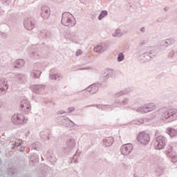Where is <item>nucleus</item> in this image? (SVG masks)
I'll return each instance as SVG.
<instances>
[{"instance_id":"f257e3e1","label":"nucleus","mask_w":177,"mask_h":177,"mask_svg":"<svg viewBox=\"0 0 177 177\" xmlns=\"http://www.w3.org/2000/svg\"><path fill=\"white\" fill-rule=\"evenodd\" d=\"M159 111L160 114V120L166 121V122L175 121L177 118V111L176 109L163 107L160 109Z\"/></svg>"},{"instance_id":"f03ea898","label":"nucleus","mask_w":177,"mask_h":177,"mask_svg":"<svg viewBox=\"0 0 177 177\" xmlns=\"http://www.w3.org/2000/svg\"><path fill=\"white\" fill-rule=\"evenodd\" d=\"M61 23L63 26H66V27H73V26H75V19L71 13L64 12L62 14Z\"/></svg>"},{"instance_id":"7ed1b4c3","label":"nucleus","mask_w":177,"mask_h":177,"mask_svg":"<svg viewBox=\"0 0 177 177\" xmlns=\"http://www.w3.org/2000/svg\"><path fill=\"white\" fill-rule=\"evenodd\" d=\"M157 109V105L156 104L151 102L145 104L144 105L138 106L136 111L140 114H147V113H150L154 111Z\"/></svg>"},{"instance_id":"20e7f679","label":"nucleus","mask_w":177,"mask_h":177,"mask_svg":"<svg viewBox=\"0 0 177 177\" xmlns=\"http://www.w3.org/2000/svg\"><path fill=\"white\" fill-rule=\"evenodd\" d=\"M75 146H77L75 140L73 138L68 139L66 142V146L62 149V153H64V154H66V156H68L70 153L74 150Z\"/></svg>"},{"instance_id":"39448f33","label":"nucleus","mask_w":177,"mask_h":177,"mask_svg":"<svg viewBox=\"0 0 177 177\" xmlns=\"http://www.w3.org/2000/svg\"><path fill=\"white\" fill-rule=\"evenodd\" d=\"M11 121L14 125H21L27 122V119L22 114L17 113L11 118Z\"/></svg>"},{"instance_id":"423d86ee","label":"nucleus","mask_w":177,"mask_h":177,"mask_svg":"<svg viewBox=\"0 0 177 177\" xmlns=\"http://www.w3.org/2000/svg\"><path fill=\"white\" fill-rule=\"evenodd\" d=\"M138 141L141 145H144L145 146L146 145L149 144V142H150V135L146 132L142 131L138 134Z\"/></svg>"},{"instance_id":"0eeeda50","label":"nucleus","mask_w":177,"mask_h":177,"mask_svg":"<svg viewBox=\"0 0 177 177\" xmlns=\"http://www.w3.org/2000/svg\"><path fill=\"white\" fill-rule=\"evenodd\" d=\"M157 50L153 48H148V50L140 55L141 59H145V60H150L157 56Z\"/></svg>"},{"instance_id":"6e6552de","label":"nucleus","mask_w":177,"mask_h":177,"mask_svg":"<svg viewBox=\"0 0 177 177\" xmlns=\"http://www.w3.org/2000/svg\"><path fill=\"white\" fill-rule=\"evenodd\" d=\"M24 26L26 30L31 31L35 28V20L31 17H26L24 20Z\"/></svg>"},{"instance_id":"1a4fd4ad","label":"nucleus","mask_w":177,"mask_h":177,"mask_svg":"<svg viewBox=\"0 0 177 177\" xmlns=\"http://www.w3.org/2000/svg\"><path fill=\"white\" fill-rule=\"evenodd\" d=\"M165 143H167V138L162 136H159L156 138V150H161V149H164V146H165Z\"/></svg>"},{"instance_id":"9d476101","label":"nucleus","mask_w":177,"mask_h":177,"mask_svg":"<svg viewBox=\"0 0 177 177\" xmlns=\"http://www.w3.org/2000/svg\"><path fill=\"white\" fill-rule=\"evenodd\" d=\"M20 110L24 111L26 114H28L31 111V104L27 100H22L20 103Z\"/></svg>"},{"instance_id":"9b49d317","label":"nucleus","mask_w":177,"mask_h":177,"mask_svg":"<svg viewBox=\"0 0 177 177\" xmlns=\"http://www.w3.org/2000/svg\"><path fill=\"white\" fill-rule=\"evenodd\" d=\"M132 150H133V145L130 143L123 145L120 148V151L122 156H129L132 152Z\"/></svg>"},{"instance_id":"f8f14e48","label":"nucleus","mask_w":177,"mask_h":177,"mask_svg":"<svg viewBox=\"0 0 177 177\" xmlns=\"http://www.w3.org/2000/svg\"><path fill=\"white\" fill-rule=\"evenodd\" d=\"M50 16V8L48 6L43 5L41 7V17L44 20H48Z\"/></svg>"},{"instance_id":"ddd939ff","label":"nucleus","mask_w":177,"mask_h":177,"mask_svg":"<svg viewBox=\"0 0 177 177\" xmlns=\"http://www.w3.org/2000/svg\"><path fill=\"white\" fill-rule=\"evenodd\" d=\"M86 107H97L99 110H102V111H109L110 110H113L115 106L114 105H103V104H91L87 105L84 108Z\"/></svg>"},{"instance_id":"4468645a","label":"nucleus","mask_w":177,"mask_h":177,"mask_svg":"<svg viewBox=\"0 0 177 177\" xmlns=\"http://www.w3.org/2000/svg\"><path fill=\"white\" fill-rule=\"evenodd\" d=\"M166 154L169 158L171 159V162H177V156L176 153L174 151V149H172V147L169 146L167 147V150L166 151Z\"/></svg>"},{"instance_id":"2eb2a0df","label":"nucleus","mask_w":177,"mask_h":177,"mask_svg":"<svg viewBox=\"0 0 177 177\" xmlns=\"http://www.w3.org/2000/svg\"><path fill=\"white\" fill-rule=\"evenodd\" d=\"M8 88L9 85L8 84V81L5 79L0 80V96H3Z\"/></svg>"},{"instance_id":"dca6fc26","label":"nucleus","mask_w":177,"mask_h":177,"mask_svg":"<svg viewBox=\"0 0 177 177\" xmlns=\"http://www.w3.org/2000/svg\"><path fill=\"white\" fill-rule=\"evenodd\" d=\"M39 68H41V65L39 64H35L34 68L30 73L32 78H39L41 73V71H39Z\"/></svg>"},{"instance_id":"f3484780","label":"nucleus","mask_w":177,"mask_h":177,"mask_svg":"<svg viewBox=\"0 0 177 177\" xmlns=\"http://www.w3.org/2000/svg\"><path fill=\"white\" fill-rule=\"evenodd\" d=\"M99 91V86L97 84L90 85L86 88V91L84 93V95L86 96L88 93L91 95H95Z\"/></svg>"},{"instance_id":"a211bd4d","label":"nucleus","mask_w":177,"mask_h":177,"mask_svg":"<svg viewBox=\"0 0 177 177\" xmlns=\"http://www.w3.org/2000/svg\"><path fill=\"white\" fill-rule=\"evenodd\" d=\"M30 89H32V92L34 93H39L40 92H42V91L45 90V85L44 84H35L32 85L30 87Z\"/></svg>"},{"instance_id":"6ab92c4d","label":"nucleus","mask_w":177,"mask_h":177,"mask_svg":"<svg viewBox=\"0 0 177 177\" xmlns=\"http://www.w3.org/2000/svg\"><path fill=\"white\" fill-rule=\"evenodd\" d=\"M114 143V138L113 137H107L103 139L102 145L105 146V147H110V146H113Z\"/></svg>"},{"instance_id":"aec40b11","label":"nucleus","mask_w":177,"mask_h":177,"mask_svg":"<svg viewBox=\"0 0 177 177\" xmlns=\"http://www.w3.org/2000/svg\"><path fill=\"white\" fill-rule=\"evenodd\" d=\"M176 40L175 39L170 37L169 39H166L162 41V46H165V48H168L170 45H174L175 44Z\"/></svg>"},{"instance_id":"412c9836","label":"nucleus","mask_w":177,"mask_h":177,"mask_svg":"<svg viewBox=\"0 0 177 177\" xmlns=\"http://www.w3.org/2000/svg\"><path fill=\"white\" fill-rule=\"evenodd\" d=\"M64 127H69L70 128H74V126L76 125L73 120L68 119V118H64L62 120Z\"/></svg>"},{"instance_id":"4be33fe9","label":"nucleus","mask_w":177,"mask_h":177,"mask_svg":"<svg viewBox=\"0 0 177 177\" xmlns=\"http://www.w3.org/2000/svg\"><path fill=\"white\" fill-rule=\"evenodd\" d=\"M26 77L24 74L19 73L15 75V80L18 84H23L26 81Z\"/></svg>"},{"instance_id":"5701e85b","label":"nucleus","mask_w":177,"mask_h":177,"mask_svg":"<svg viewBox=\"0 0 177 177\" xmlns=\"http://www.w3.org/2000/svg\"><path fill=\"white\" fill-rule=\"evenodd\" d=\"M129 103V98H124L122 101L120 100H116L115 101V104H118V106H127Z\"/></svg>"},{"instance_id":"b1692460","label":"nucleus","mask_w":177,"mask_h":177,"mask_svg":"<svg viewBox=\"0 0 177 177\" xmlns=\"http://www.w3.org/2000/svg\"><path fill=\"white\" fill-rule=\"evenodd\" d=\"M105 50L104 44H100L94 48L93 51L96 53H102Z\"/></svg>"},{"instance_id":"393cba45","label":"nucleus","mask_w":177,"mask_h":177,"mask_svg":"<svg viewBox=\"0 0 177 177\" xmlns=\"http://www.w3.org/2000/svg\"><path fill=\"white\" fill-rule=\"evenodd\" d=\"M49 37V32L46 30H41L39 33V38L40 39H45V38H48Z\"/></svg>"},{"instance_id":"a878e982","label":"nucleus","mask_w":177,"mask_h":177,"mask_svg":"<svg viewBox=\"0 0 177 177\" xmlns=\"http://www.w3.org/2000/svg\"><path fill=\"white\" fill-rule=\"evenodd\" d=\"M124 35V33L121 31V29H115L113 33L112 34V36H113L115 38H121L122 36Z\"/></svg>"},{"instance_id":"bb28decb","label":"nucleus","mask_w":177,"mask_h":177,"mask_svg":"<svg viewBox=\"0 0 177 177\" xmlns=\"http://www.w3.org/2000/svg\"><path fill=\"white\" fill-rule=\"evenodd\" d=\"M39 158L37 155H32L30 158V165H35L38 162Z\"/></svg>"},{"instance_id":"cd10ccee","label":"nucleus","mask_w":177,"mask_h":177,"mask_svg":"<svg viewBox=\"0 0 177 177\" xmlns=\"http://www.w3.org/2000/svg\"><path fill=\"white\" fill-rule=\"evenodd\" d=\"M49 78L50 80H53L54 81H60L62 78H63V76L60 74H54L50 75Z\"/></svg>"},{"instance_id":"c85d7f7f","label":"nucleus","mask_w":177,"mask_h":177,"mask_svg":"<svg viewBox=\"0 0 177 177\" xmlns=\"http://www.w3.org/2000/svg\"><path fill=\"white\" fill-rule=\"evenodd\" d=\"M167 133L171 136V138H174L177 135V130L174 128H168Z\"/></svg>"},{"instance_id":"c756f323","label":"nucleus","mask_w":177,"mask_h":177,"mask_svg":"<svg viewBox=\"0 0 177 177\" xmlns=\"http://www.w3.org/2000/svg\"><path fill=\"white\" fill-rule=\"evenodd\" d=\"M24 66V60L23 59H17L15 62V68H20Z\"/></svg>"},{"instance_id":"7c9ffc66","label":"nucleus","mask_w":177,"mask_h":177,"mask_svg":"<svg viewBox=\"0 0 177 177\" xmlns=\"http://www.w3.org/2000/svg\"><path fill=\"white\" fill-rule=\"evenodd\" d=\"M29 56L32 57V59H39V57H41V55H39V53H38V52L33 50L29 53Z\"/></svg>"},{"instance_id":"2f4dec72","label":"nucleus","mask_w":177,"mask_h":177,"mask_svg":"<svg viewBox=\"0 0 177 177\" xmlns=\"http://www.w3.org/2000/svg\"><path fill=\"white\" fill-rule=\"evenodd\" d=\"M124 95H128V91L127 90H122L121 91H119L118 93H116L115 94V98L118 99L121 97V96H124Z\"/></svg>"},{"instance_id":"473e14b6","label":"nucleus","mask_w":177,"mask_h":177,"mask_svg":"<svg viewBox=\"0 0 177 177\" xmlns=\"http://www.w3.org/2000/svg\"><path fill=\"white\" fill-rule=\"evenodd\" d=\"M145 122V120L143 119H137L133 120L131 124V125H141V124H143Z\"/></svg>"},{"instance_id":"72a5a7b5","label":"nucleus","mask_w":177,"mask_h":177,"mask_svg":"<svg viewBox=\"0 0 177 177\" xmlns=\"http://www.w3.org/2000/svg\"><path fill=\"white\" fill-rule=\"evenodd\" d=\"M107 15H109L107 10H102L98 17V20H102L103 18L106 17Z\"/></svg>"},{"instance_id":"f704fd0d","label":"nucleus","mask_w":177,"mask_h":177,"mask_svg":"<svg viewBox=\"0 0 177 177\" xmlns=\"http://www.w3.org/2000/svg\"><path fill=\"white\" fill-rule=\"evenodd\" d=\"M163 173H164V168L161 167H157L156 170V174L158 176L162 175Z\"/></svg>"},{"instance_id":"c9c22d12","label":"nucleus","mask_w":177,"mask_h":177,"mask_svg":"<svg viewBox=\"0 0 177 177\" xmlns=\"http://www.w3.org/2000/svg\"><path fill=\"white\" fill-rule=\"evenodd\" d=\"M40 137L41 138V139L45 142L46 140H49V136H48V135L45 134V132L41 131L40 133Z\"/></svg>"},{"instance_id":"e433bc0d","label":"nucleus","mask_w":177,"mask_h":177,"mask_svg":"<svg viewBox=\"0 0 177 177\" xmlns=\"http://www.w3.org/2000/svg\"><path fill=\"white\" fill-rule=\"evenodd\" d=\"M76 37H77V34L75 32H69V35L68 36V38H69L71 41H74Z\"/></svg>"},{"instance_id":"4c0bfd02","label":"nucleus","mask_w":177,"mask_h":177,"mask_svg":"<svg viewBox=\"0 0 177 177\" xmlns=\"http://www.w3.org/2000/svg\"><path fill=\"white\" fill-rule=\"evenodd\" d=\"M124 57V53H120L118 55V62H122Z\"/></svg>"},{"instance_id":"58836bf2","label":"nucleus","mask_w":177,"mask_h":177,"mask_svg":"<svg viewBox=\"0 0 177 177\" xmlns=\"http://www.w3.org/2000/svg\"><path fill=\"white\" fill-rule=\"evenodd\" d=\"M103 77L105 80H107V78H110V77H111V74L109 71H106L104 73Z\"/></svg>"},{"instance_id":"ea45409f","label":"nucleus","mask_w":177,"mask_h":177,"mask_svg":"<svg viewBox=\"0 0 177 177\" xmlns=\"http://www.w3.org/2000/svg\"><path fill=\"white\" fill-rule=\"evenodd\" d=\"M13 147H12V149H15V147H19V146H21V142L17 143V142H14L13 144Z\"/></svg>"},{"instance_id":"a19ab883","label":"nucleus","mask_w":177,"mask_h":177,"mask_svg":"<svg viewBox=\"0 0 177 177\" xmlns=\"http://www.w3.org/2000/svg\"><path fill=\"white\" fill-rule=\"evenodd\" d=\"M81 55H82V50L81 49L77 50L75 53V56L78 57L81 56Z\"/></svg>"},{"instance_id":"79ce46f5","label":"nucleus","mask_w":177,"mask_h":177,"mask_svg":"<svg viewBox=\"0 0 177 177\" xmlns=\"http://www.w3.org/2000/svg\"><path fill=\"white\" fill-rule=\"evenodd\" d=\"M174 55H175V50H171V51H169L168 56L169 57H174Z\"/></svg>"},{"instance_id":"37998d69","label":"nucleus","mask_w":177,"mask_h":177,"mask_svg":"<svg viewBox=\"0 0 177 177\" xmlns=\"http://www.w3.org/2000/svg\"><path fill=\"white\" fill-rule=\"evenodd\" d=\"M74 110H75V108L74 106L68 108V111L69 113H73V111H74Z\"/></svg>"},{"instance_id":"c03bdc74","label":"nucleus","mask_w":177,"mask_h":177,"mask_svg":"<svg viewBox=\"0 0 177 177\" xmlns=\"http://www.w3.org/2000/svg\"><path fill=\"white\" fill-rule=\"evenodd\" d=\"M77 158H78V155H77V153H75L74 156H73V162L75 163H77Z\"/></svg>"},{"instance_id":"a18cd8bd","label":"nucleus","mask_w":177,"mask_h":177,"mask_svg":"<svg viewBox=\"0 0 177 177\" xmlns=\"http://www.w3.org/2000/svg\"><path fill=\"white\" fill-rule=\"evenodd\" d=\"M57 114L58 115L66 114V111H59L57 112Z\"/></svg>"},{"instance_id":"49530a36","label":"nucleus","mask_w":177,"mask_h":177,"mask_svg":"<svg viewBox=\"0 0 177 177\" xmlns=\"http://www.w3.org/2000/svg\"><path fill=\"white\" fill-rule=\"evenodd\" d=\"M140 31L141 32H146V28L145 27L141 28Z\"/></svg>"},{"instance_id":"de8ad7c7","label":"nucleus","mask_w":177,"mask_h":177,"mask_svg":"<svg viewBox=\"0 0 177 177\" xmlns=\"http://www.w3.org/2000/svg\"><path fill=\"white\" fill-rule=\"evenodd\" d=\"M2 3H6V2H8V0H0Z\"/></svg>"},{"instance_id":"09e8293b","label":"nucleus","mask_w":177,"mask_h":177,"mask_svg":"<svg viewBox=\"0 0 177 177\" xmlns=\"http://www.w3.org/2000/svg\"><path fill=\"white\" fill-rule=\"evenodd\" d=\"M3 104V103L2 102V101L0 100V109H1V107H2Z\"/></svg>"},{"instance_id":"8fccbe9b","label":"nucleus","mask_w":177,"mask_h":177,"mask_svg":"<svg viewBox=\"0 0 177 177\" xmlns=\"http://www.w3.org/2000/svg\"><path fill=\"white\" fill-rule=\"evenodd\" d=\"M164 10H166V11L168 10V8H167V7L165 8H164Z\"/></svg>"},{"instance_id":"3c124183","label":"nucleus","mask_w":177,"mask_h":177,"mask_svg":"<svg viewBox=\"0 0 177 177\" xmlns=\"http://www.w3.org/2000/svg\"><path fill=\"white\" fill-rule=\"evenodd\" d=\"M53 1H55V0H53Z\"/></svg>"}]
</instances>
